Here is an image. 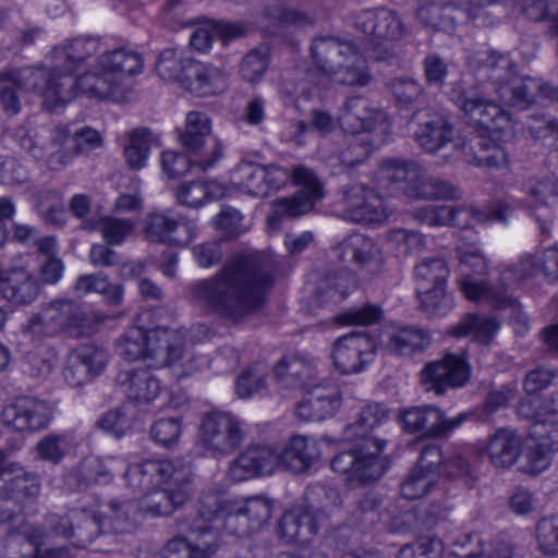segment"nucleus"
I'll return each mask as SVG.
<instances>
[{
    "label": "nucleus",
    "mask_w": 558,
    "mask_h": 558,
    "mask_svg": "<svg viewBox=\"0 0 558 558\" xmlns=\"http://www.w3.org/2000/svg\"><path fill=\"white\" fill-rule=\"evenodd\" d=\"M259 262L257 252L236 255L216 276L192 283L191 300L205 311L241 320L262 306L272 284Z\"/></svg>",
    "instance_id": "obj_1"
},
{
    "label": "nucleus",
    "mask_w": 558,
    "mask_h": 558,
    "mask_svg": "<svg viewBox=\"0 0 558 558\" xmlns=\"http://www.w3.org/2000/svg\"><path fill=\"white\" fill-rule=\"evenodd\" d=\"M290 181L299 186V191L292 197L274 202L272 213L267 220L269 229L276 230L281 218L304 215L323 198L322 185L312 170L298 166L290 172L277 165L241 161L230 173L227 192L231 193L229 197L236 195L267 197L284 189Z\"/></svg>",
    "instance_id": "obj_2"
},
{
    "label": "nucleus",
    "mask_w": 558,
    "mask_h": 558,
    "mask_svg": "<svg viewBox=\"0 0 558 558\" xmlns=\"http://www.w3.org/2000/svg\"><path fill=\"white\" fill-rule=\"evenodd\" d=\"M388 416L385 405L371 403L364 407L359 420L343 432V439L352 442L350 450L342 451L330 461L333 472L345 477L349 486L363 485L379 480L388 468L384 454L386 441L372 436L371 432Z\"/></svg>",
    "instance_id": "obj_3"
},
{
    "label": "nucleus",
    "mask_w": 558,
    "mask_h": 558,
    "mask_svg": "<svg viewBox=\"0 0 558 558\" xmlns=\"http://www.w3.org/2000/svg\"><path fill=\"white\" fill-rule=\"evenodd\" d=\"M126 484L143 493L137 499L141 511L153 517L173 513L190 498V470L170 460H147L129 465Z\"/></svg>",
    "instance_id": "obj_4"
},
{
    "label": "nucleus",
    "mask_w": 558,
    "mask_h": 558,
    "mask_svg": "<svg viewBox=\"0 0 558 558\" xmlns=\"http://www.w3.org/2000/svg\"><path fill=\"white\" fill-rule=\"evenodd\" d=\"M451 99L470 121L487 132L478 143L481 150L475 156L476 162L492 168L506 167L508 154L504 144L515 135L514 122L509 113L478 95L474 88L465 90L458 85L451 92Z\"/></svg>",
    "instance_id": "obj_5"
},
{
    "label": "nucleus",
    "mask_w": 558,
    "mask_h": 558,
    "mask_svg": "<svg viewBox=\"0 0 558 558\" xmlns=\"http://www.w3.org/2000/svg\"><path fill=\"white\" fill-rule=\"evenodd\" d=\"M186 336L180 330L132 327L119 342L120 354L129 360H144L150 367H171L175 377L192 375L199 367L186 351Z\"/></svg>",
    "instance_id": "obj_6"
},
{
    "label": "nucleus",
    "mask_w": 558,
    "mask_h": 558,
    "mask_svg": "<svg viewBox=\"0 0 558 558\" xmlns=\"http://www.w3.org/2000/svg\"><path fill=\"white\" fill-rule=\"evenodd\" d=\"M17 145L34 159L44 161L51 170H61L70 165L81 153H88L102 145L100 133L84 126L73 133L74 149L65 148L69 138L66 126L21 125L13 132Z\"/></svg>",
    "instance_id": "obj_7"
},
{
    "label": "nucleus",
    "mask_w": 558,
    "mask_h": 558,
    "mask_svg": "<svg viewBox=\"0 0 558 558\" xmlns=\"http://www.w3.org/2000/svg\"><path fill=\"white\" fill-rule=\"evenodd\" d=\"M101 41L97 37L81 36L57 45L39 66L47 77L44 90V106L50 110L73 100L76 96V81L72 74L93 54L99 52Z\"/></svg>",
    "instance_id": "obj_8"
},
{
    "label": "nucleus",
    "mask_w": 558,
    "mask_h": 558,
    "mask_svg": "<svg viewBox=\"0 0 558 558\" xmlns=\"http://www.w3.org/2000/svg\"><path fill=\"white\" fill-rule=\"evenodd\" d=\"M483 61L478 76L490 80L492 87L505 104L523 110L550 97L551 89L542 80L514 73L508 56L490 51Z\"/></svg>",
    "instance_id": "obj_9"
},
{
    "label": "nucleus",
    "mask_w": 558,
    "mask_h": 558,
    "mask_svg": "<svg viewBox=\"0 0 558 558\" xmlns=\"http://www.w3.org/2000/svg\"><path fill=\"white\" fill-rule=\"evenodd\" d=\"M143 59L132 50L119 49L97 58L76 81L78 93L88 98L116 99L126 77L142 73Z\"/></svg>",
    "instance_id": "obj_10"
},
{
    "label": "nucleus",
    "mask_w": 558,
    "mask_h": 558,
    "mask_svg": "<svg viewBox=\"0 0 558 558\" xmlns=\"http://www.w3.org/2000/svg\"><path fill=\"white\" fill-rule=\"evenodd\" d=\"M312 57L320 72L332 83L364 87L372 81L366 59L351 43L335 37L315 39Z\"/></svg>",
    "instance_id": "obj_11"
},
{
    "label": "nucleus",
    "mask_w": 558,
    "mask_h": 558,
    "mask_svg": "<svg viewBox=\"0 0 558 558\" xmlns=\"http://www.w3.org/2000/svg\"><path fill=\"white\" fill-rule=\"evenodd\" d=\"M541 405L537 399L523 402L518 413L525 418L533 420L530 435L524 439L522 453L527 472L538 474L548 469L551 463V452L558 449V409L543 413L536 411Z\"/></svg>",
    "instance_id": "obj_12"
},
{
    "label": "nucleus",
    "mask_w": 558,
    "mask_h": 558,
    "mask_svg": "<svg viewBox=\"0 0 558 558\" xmlns=\"http://www.w3.org/2000/svg\"><path fill=\"white\" fill-rule=\"evenodd\" d=\"M272 508V500L263 495L229 500L221 492L208 490L198 501L199 520L209 522L227 517L229 521H232L235 517H244L250 522L251 530L266 524Z\"/></svg>",
    "instance_id": "obj_13"
},
{
    "label": "nucleus",
    "mask_w": 558,
    "mask_h": 558,
    "mask_svg": "<svg viewBox=\"0 0 558 558\" xmlns=\"http://www.w3.org/2000/svg\"><path fill=\"white\" fill-rule=\"evenodd\" d=\"M337 121L347 134H369L374 146L383 144L390 134L387 113L361 96L350 97L344 101Z\"/></svg>",
    "instance_id": "obj_14"
},
{
    "label": "nucleus",
    "mask_w": 558,
    "mask_h": 558,
    "mask_svg": "<svg viewBox=\"0 0 558 558\" xmlns=\"http://www.w3.org/2000/svg\"><path fill=\"white\" fill-rule=\"evenodd\" d=\"M449 269L440 258H425L415 267L416 292L429 316H442L451 307L446 295Z\"/></svg>",
    "instance_id": "obj_15"
},
{
    "label": "nucleus",
    "mask_w": 558,
    "mask_h": 558,
    "mask_svg": "<svg viewBox=\"0 0 558 558\" xmlns=\"http://www.w3.org/2000/svg\"><path fill=\"white\" fill-rule=\"evenodd\" d=\"M211 121L206 113L191 111L186 114L185 126L179 134L182 146L196 154L197 167L204 171L213 168L223 156V146L217 138H210Z\"/></svg>",
    "instance_id": "obj_16"
},
{
    "label": "nucleus",
    "mask_w": 558,
    "mask_h": 558,
    "mask_svg": "<svg viewBox=\"0 0 558 558\" xmlns=\"http://www.w3.org/2000/svg\"><path fill=\"white\" fill-rule=\"evenodd\" d=\"M487 270V262L476 248H468L460 252L459 287L469 301L496 302L504 305L507 299L504 291L493 289L483 278Z\"/></svg>",
    "instance_id": "obj_17"
},
{
    "label": "nucleus",
    "mask_w": 558,
    "mask_h": 558,
    "mask_svg": "<svg viewBox=\"0 0 558 558\" xmlns=\"http://www.w3.org/2000/svg\"><path fill=\"white\" fill-rule=\"evenodd\" d=\"M131 507L132 505L130 504L120 505L111 502L109 505L111 517L106 521L97 518L96 515H92L85 510H74L70 513V518L68 520L75 521L76 531H74V527L68 529L65 523H62L54 527V533L65 537L75 536L77 537L81 546H86L100 531H113L119 533L126 532L129 530V524L126 522L125 511L123 508H126V511L129 512Z\"/></svg>",
    "instance_id": "obj_18"
},
{
    "label": "nucleus",
    "mask_w": 558,
    "mask_h": 558,
    "mask_svg": "<svg viewBox=\"0 0 558 558\" xmlns=\"http://www.w3.org/2000/svg\"><path fill=\"white\" fill-rule=\"evenodd\" d=\"M74 305L71 302H54L32 316L24 332L33 338L51 336L63 328H77L78 335H90L95 328L82 314L70 315Z\"/></svg>",
    "instance_id": "obj_19"
},
{
    "label": "nucleus",
    "mask_w": 558,
    "mask_h": 558,
    "mask_svg": "<svg viewBox=\"0 0 558 558\" xmlns=\"http://www.w3.org/2000/svg\"><path fill=\"white\" fill-rule=\"evenodd\" d=\"M339 205L340 216L356 223L381 225L391 214L383 197L363 184L345 187Z\"/></svg>",
    "instance_id": "obj_20"
},
{
    "label": "nucleus",
    "mask_w": 558,
    "mask_h": 558,
    "mask_svg": "<svg viewBox=\"0 0 558 558\" xmlns=\"http://www.w3.org/2000/svg\"><path fill=\"white\" fill-rule=\"evenodd\" d=\"M375 354V341L369 336L351 332L335 341L331 360L335 368L341 374H356L373 362Z\"/></svg>",
    "instance_id": "obj_21"
},
{
    "label": "nucleus",
    "mask_w": 558,
    "mask_h": 558,
    "mask_svg": "<svg viewBox=\"0 0 558 558\" xmlns=\"http://www.w3.org/2000/svg\"><path fill=\"white\" fill-rule=\"evenodd\" d=\"M201 439L211 453L228 454L241 444L243 432L233 415L215 410L203 418Z\"/></svg>",
    "instance_id": "obj_22"
},
{
    "label": "nucleus",
    "mask_w": 558,
    "mask_h": 558,
    "mask_svg": "<svg viewBox=\"0 0 558 558\" xmlns=\"http://www.w3.org/2000/svg\"><path fill=\"white\" fill-rule=\"evenodd\" d=\"M46 88L47 77L39 66L0 74V108L15 116L21 111V93L34 92L44 98Z\"/></svg>",
    "instance_id": "obj_23"
},
{
    "label": "nucleus",
    "mask_w": 558,
    "mask_h": 558,
    "mask_svg": "<svg viewBox=\"0 0 558 558\" xmlns=\"http://www.w3.org/2000/svg\"><path fill=\"white\" fill-rule=\"evenodd\" d=\"M280 535L288 543H299L291 551L282 553L278 558H327L314 551L307 543L316 534L317 526L303 506L288 510L280 521Z\"/></svg>",
    "instance_id": "obj_24"
},
{
    "label": "nucleus",
    "mask_w": 558,
    "mask_h": 558,
    "mask_svg": "<svg viewBox=\"0 0 558 558\" xmlns=\"http://www.w3.org/2000/svg\"><path fill=\"white\" fill-rule=\"evenodd\" d=\"M441 450L428 446L401 484V495L409 500L424 498L438 488Z\"/></svg>",
    "instance_id": "obj_25"
},
{
    "label": "nucleus",
    "mask_w": 558,
    "mask_h": 558,
    "mask_svg": "<svg viewBox=\"0 0 558 558\" xmlns=\"http://www.w3.org/2000/svg\"><path fill=\"white\" fill-rule=\"evenodd\" d=\"M466 414L447 418L435 407H417L405 410L401 415L402 426L409 433H420L423 437H439L459 427Z\"/></svg>",
    "instance_id": "obj_26"
},
{
    "label": "nucleus",
    "mask_w": 558,
    "mask_h": 558,
    "mask_svg": "<svg viewBox=\"0 0 558 558\" xmlns=\"http://www.w3.org/2000/svg\"><path fill=\"white\" fill-rule=\"evenodd\" d=\"M39 286L26 263L14 259L8 267H0V298L15 305L32 303L38 295Z\"/></svg>",
    "instance_id": "obj_27"
},
{
    "label": "nucleus",
    "mask_w": 558,
    "mask_h": 558,
    "mask_svg": "<svg viewBox=\"0 0 558 558\" xmlns=\"http://www.w3.org/2000/svg\"><path fill=\"white\" fill-rule=\"evenodd\" d=\"M421 376L426 390L442 393L448 388L463 386L470 377V366L463 355L447 354L441 361L428 364Z\"/></svg>",
    "instance_id": "obj_28"
},
{
    "label": "nucleus",
    "mask_w": 558,
    "mask_h": 558,
    "mask_svg": "<svg viewBox=\"0 0 558 558\" xmlns=\"http://www.w3.org/2000/svg\"><path fill=\"white\" fill-rule=\"evenodd\" d=\"M279 468V453L271 447L252 446L230 464L228 475L233 482H243L256 476L271 475Z\"/></svg>",
    "instance_id": "obj_29"
},
{
    "label": "nucleus",
    "mask_w": 558,
    "mask_h": 558,
    "mask_svg": "<svg viewBox=\"0 0 558 558\" xmlns=\"http://www.w3.org/2000/svg\"><path fill=\"white\" fill-rule=\"evenodd\" d=\"M51 414V408L47 402L24 397L3 409L2 421L13 429L35 432L48 426Z\"/></svg>",
    "instance_id": "obj_30"
},
{
    "label": "nucleus",
    "mask_w": 558,
    "mask_h": 558,
    "mask_svg": "<svg viewBox=\"0 0 558 558\" xmlns=\"http://www.w3.org/2000/svg\"><path fill=\"white\" fill-rule=\"evenodd\" d=\"M340 389L333 384H319L311 388L296 407V415L304 421L332 417L341 405Z\"/></svg>",
    "instance_id": "obj_31"
},
{
    "label": "nucleus",
    "mask_w": 558,
    "mask_h": 558,
    "mask_svg": "<svg viewBox=\"0 0 558 558\" xmlns=\"http://www.w3.org/2000/svg\"><path fill=\"white\" fill-rule=\"evenodd\" d=\"M316 373L314 363L299 355H286L272 368L276 389L282 395L305 388Z\"/></svg>",
    "instance_id": "obj_32"
},
{
    "label": "nucleus",
    "mask_w": 558,
    "mask_h": 558,
    "mask_svg": "<svg viewBox=\"0 0 558 558\" xmlns=\"http://www.w3.org/2000/svg\"><path fill=\"white\" fill-rule=\"evenodd\" d=\"M192 533L197 535L195 539H170L165 546L162 558H209L217 551V535L211 527L196 522Z\"/></svg>",
    "instance_id": "obj_33"
},
{
    "label": "nucleus",
    "mask_w": 558,
    "mask_h": 558,
    "mask_svg": "<svg viewBox=\"0 0 558 558\" xmlns=\"http://www.w3.org/2000/svg\"><path fill=\"white\" fill-rule=\"evenodd\" d=\"M117 383L123 393L138 404L154 402L161 393L159 379L145 368H125L119 372Z\"/></svg>",
    "instance_id": "obj_34"
},
{
    "label": "nucleus",
    "mask_w": 558,
    "mask_h": 558,
    "mask_svg": "<svg viewBox=\"0 0 558 558\" xmlns=\"http://www.w3.org/2000/svg\"><path fill=\"white\" fill-rule=\"evenodd\" d=\"M505 211L506 208H504L502 206H500L497 209H493L489 214H486L481 211L473 213L469 209L457 210L452 206L428 205L417 208L414 211V218L420 222L432 227H442L450 225L460 226V215L469 216L473 214L474 219L478 222L505 221L507 219V215Z\"/></svg>",
    "instance_id": "obj_35"
},
{
    "label": "nucleus",
    "mask_w": 558,
    "mask_h": 558,
    "mask_svg": "<svg viewBox=\"0 0 558 558\" xmlns=\"http://www.w3.org/2000/svg\"><path fill=\"white\" fill-rule=\"evenodd\" d=\"M354 25L362 33L380 39H398L405 33L398 14L388 9L365 10L355 17Z\"/></svg>",
    "instance_id": "obj_36"
},
{
    "label": "nucleus",
    "mask_w": 558,
    "mask_h": 558,
    "mask_svg": "<svg viewBox=\"0 0 558 558\" xmlns=\"http://www.w3.org/2000/svg\"><path fill=\"white\" fill-rule=\"evenodd\" d=\"M320 456L318 441L303 435L292 436L279 453L281 466L294 473L308 470L318 462Z\"/></svg>",
    "instance_id": "obj_37"
},
{
    "label": "nucleus",
    "mask_w": 558,
    "mask_h": 558,
    "mask_svg": "<svg viewBox=\"0 0 558 558\" xmlns=\"http://www.w3.org/2000/svg\"><path fill=\"white\" fill-rule=\"evenodd\" d=\"M524 440L510 429H500L489 437L481 447L490 463L496 468H510L517 463L522 453Z\"/></svg>",
    "instance_id": "obj_38"
},
{
    "label": "nucleus",
    "mask_w": 558,
    "mask_h": 558,
    "mask_svg": "<svg viewBox=\"0 0 558 558\" xmlns=\"http://www.w3.org/2000/svg\"><path fill=\"white\" fill-rule=\"evenodd\" d=\"M341 258L359 267L378 269L383 262L380 248L363 233H351L339 244Z\"/></svg>",
    "instance_id": "obj_39"
},
{
    "label": "nucleus",
    "mask_w": 558,
    "mask_h": 558,
    "mask_svg": "<svg viewBox=\"0 0 558 558\" xmlns=\"http://www.w3.org/2000/svg\"><path fill=\"white\" fill-rule=\"evenodd\" d=\"M421 179V168L409 161L389 159L381 162L376 180L383 189L401 192L407 196V187Z\"/></svg>",
    "instance_id": "obj_40"
},
{
    "label": "nucleus",
    "mask_w": 558,
    "mask_h": 558,
    "mask_svg": "<svg viewBox=\"0 0 558 558\" xmlns=\"http://www.w3.org/2000/svg\"><path fill=\"white\" fill-rule=\"evenodd\" d=\"M541 272L549 280L558 277V246L544 252L542 257L534 262L532 256H523L519 269H507L501 274V280L511 286Z\"/></svg>",
    "instance_id": "obj_41"
},
{
    "label": "nucleus",
    "mask_w": 558,
    "mask_h": 558,
    "mask_svg": "<svg viewBox=\"0 0 558 558\" xmlns=\"http://www.w3.org/2000/svg\"><path fill=\"white\" fill-rule=\"evenodd\" d=\"M182 86L196 96H213L225 90L227 78L219 68L202 63L190 64Z\"/></svg>",
    "instance_id": "obj_42"
},
{
    "label": "nucleus",
    "mask_w": 558,
    "mask_h": 558,
    "mask_svg": "<svg viewBox=\"0 0 558 558\" xmlns=\"http://www.w3.org/2000/svg\"><path fill=\"white\" fill-rule=\"evenodd\" d=\"M227 186L216 181L183 182L178 186L177 198L179 203L187 207L197 208L209 202L229 197Z\"/></svg>",
    "instance_id": "obj_43"
},
{
    "label": "nucleus",
    "mask_w": 558,
    "mask_h": 558,
    "mask_svg": "<svg viewBox=\"0 0 558 558\" xmlns=\"http://www.w3.org/2000/svg\"><path fill=\"white\" fill-rule=\"evenodd\" d=\"M415 134L416 141L424 150L435 153L451 141L452 129L445 118L435 116L421 122L420 130Z\"/></svg>",
    "instance_id": "obj_44"
},
{
    "label": "nucleus",
    "mask_w": 558,
    "mask_h": 558,
    "mask_svg": "<svg viewBox=\"0 0 558 558\" xmlns=\"http://www.w3.org/2000/svg\"><path fill=\"white\" fill-rule=\"evenodd\" d=\"M128 141L124 148L126 163L136 170L145 168L148 163L150 148L157 144L158 137L149 130L140 128L129 133Z\"/></svg>",
    "instance_id": "obj_45"
},
{
    "label": "nucleus",
    "mask_w": 558,
    "mask_h": 558,
    "mask_svg": "<svg viewBox=\"0 0 558 558\" xmlns=\"http://www.w3.org/2000/svg\"><path fill=\"white\" fill-rule=\"evenodd\" d=\"M430 342L428 333L415 327H392L388 330V348L398 354H412Z\"/></svg>",
    "instance_id": "obj_46"
},
{
    "label": "nucleus",
    "mask_w": 558,
    "mask_h": 558,
    "mask_svg": "<svg viewBox=\"0 0 558 558\" xmlns=\"http://www.w3.org/2000/svg\"><path fill=\"white\" fill-rule=\"evenodd\" d=\"M499 329V324L495 318L469 315L464 317L451 330L454 337L471 336L475 341L482 344L488 343Z\"/></svg>",
    "instance_id": "obj_47"
},
{
    "label": "nucleus",
    "mask_w": 558,
    "mask_h": 558,
    "mask_svg": "<svg viewBox=\"0 0 558 558\" xmlns=\"http://www.w3.org/2000/svg\"><path fill=\"white\" fill-rule=\"evenodd\" d=\"M459 195L456 186L439 179L424 177L422 171L421 179L407 187V196L413 199H453Z\"/></svg>",
    "instance_id": "obj_48"
},
{
    "label": "nucleus",
    "mask_w": 558,
    "mask_h": 558,
    "mask_svg": "<svg viewBox=\"0 0 558 558\" xmlns=\"http://www.w3.org/2000/svg\"><path fill=\"white\" fill-rule=\"evenodd\" d=\"M306 507L305 510L313 518L318 514H330L341 505L339 493L326 485L310 486L304 495Z\"/></svg>",
    "instance_id": "obj_49"
},
{
    "label": "nucleus",
    "mask_w": 558,
    "mask_h": 558,
    "mask_svg": "<svg viewBox=\"0 0 558 558\" xmlns=\"http://www.w3.org/2000/svg\"><path fill=\"white\" fill-rule=\"evenodd\" d=\"M7 460V456L3 451H0V474L12 473L14 477L8 480V488L10 489V496L19 498L21 496L32 497L39 493V483L36 476L28 474L17 463H9L5 469H2L3 463Z\"/></svg>",
    "instance_id": "obj_50"
},
{
    "label": "nucleus",
    "mask_w": 558,
    "mask_h": 558,
    "mask_svg": "<svg viewBox=\"0 0 558 558\" xmlns=\"http://www.w3.org/2000/svg\"><path fill=\"white\" fill-rule=\"evenodd\" d=\"M74 292L78 298L92 292L99 293L112 304H119L123 299V288L120 284L110 283L106 277L99 275L81 276L74 286Z\"/></svg>",
    "instance_id": "obj_51"
},
{
    "label": "nucleus",
    "mask_w": 558,
    "mask_h": 558,
    "mask_svg": "<svg viewBox=\"0 0 558 558\" xmlns=\"http://www.w3.org/2000/svg\"><path fill=\"white\" fill-rule=\"evenodd\" d=\"M41 545H44V542L39 541V536L35 534L27 535L26 538L11 535L7 541V558H63V554L60 551L41 555Z\"/></svg>",
    "instance_id": "obj_52"
},
{
    "label": "nucleus",
    "mask_w": 558,
    "mask_h": 558,
    "mask_svg": "<svg viewBox=\"0 0 558 558\" xmlns=\"http://www.w3.org/2000/svg\"><path fill=\"white\" fill-rule=\"evenodd\" d=\"M267 367L256 364L244 371L235 380V390L241 398H251L268 389Z\"/></svg>",
    "instance_id": "obj_53"
},
{
    "label": "nucleus",
    "mask_w": 558,
    "mask_h": 558,
    "mask_svg": "<svg viewBox=\"0 0 558 558\" xmlns=\"http://www.w3.org/2000/svg\"><path fill=\"white\" fill-rule=\"evenodd\" d=\"M553 378H554V373L549 369L537 368V369L531 371L526 375L525 380H524V389H525V392L529 395V397L526 399H524L519 404V407L523 402L530 401L531 399H537L539 401L541 405L535 407L536 411H541L544 413L546 411V407H548L550 412H553V409H558V402L556 404L551 403L553 400L558 395V392L555 393L550 400H546V401H543L537 396H535V393L537 391L546 388L551 383Z\"/></svg>",
    "instance_id": "obj_54"
},
{
    "label": "nucleus",
    "mask_w": 558,
    "mask_h": 558,
    "mask_svg": "<svg viewBox=\"0 0 558 558\" xmlns=\"http://www.w3.org/2000/svg\"><path fill=\"white\" fill-rule=\"evenodd\" d=\"M184 70L187 71V66L183 63L181 52L174 49H165L157 58L156 71L163 81L179 82L182 85V81H186L182 75Z\"/></svg>",
    "instance_id": "obj_55"
},
{
    "label": "nucleus",
    "mask_w": 558,
    "mask_h": 558,
    "mask_svg": "<svg viewBox=\"0 0 558 558\" xmlns=\"http://www.w3.org/2000/svg\"><path fill=\"white\" fill-rule=\"evenodd\" d=\"M133 227V222L129 219L104 217L94 229L98 230L109 244L120 245L131 234Z\"/></svg>",
    "instance_id": "obj_56"
},
{
    "label": "nucleus",
    "mask_w": 558,
    "mask_h": 558,
    "mask_svg": "<svg viewBox=\"0 0 558 558\" xmlns=\"http://www.w3.org/2000/svg\"><path fill=\"white\" fill-rule=\"evenodd\" d=\"M387 240L395 250L402 255L418 253L426 244L422 233L405 229H397L388 232Z\"/></svg>",
    "instance_id": "obj_57"
},
{
    "label": "nucleus",
    "mask_w": 558,
    "mask_h": 558,
    "mask_svg": "<svg viewBox=\"0 0 558 558\" xmlns=\"http://www.w3.org/2000/svg\"><path fill=\"white\" fill-rule=\"evenodd\" d=\"M451 7L440 5L435 2L425 3L416 11L417 20L425 26L447 28L449 27L457 16H451L449 13Z\"/></svg>",
    "instance_id": "obj_58"
},
{
    "label": "nucleus",
    "mask_w": 558,
    "mask_h": 558,
    "mask_svg": "<svg viewBox=\"0 0 558 558\" xmlns=\"http://www.w3.org/2000/svg\"><path fill=\"white\" fill-rule=\"evenodd\" d=\"M445 551L444 543L437 537H425L418 542L402 547L398 558H441Z\"/></svg>",
    "instance_id": "obj_59"
},
{
    "label": "nucleus",
    "mask_w": 558,
    "mask_h": 558,
    "mask_svg": "<svg viewBox=\"0 0 558 558\" xmlns=\"http://www.w3.org/2000/svg\"><path fill=\"white\" fill-rule=\"evenodd\" d=\"M150 433L157 444L172 447L178 444L182 433L181 420L178 417L160 418L151 426Z\"/></svg>",
    "instance_id": "obj_60"
},
{
    "label": "nucleus",
    "mask_w": 558,
    "mask_h": 558,
    "mask_svg": "<svg viewBox=\"0 0 558 558\" xmlns=\"http://www.w3.org/2000/svg\"><path fill=\"white\" fill-rule=\"evenodd\" d=\"M536 538L539 549L545 555H558V517L542 519Z\"/></svg>",
    "instance_id": "obj_61"
},
{
    "label": "nucleus",
    "mask_w": 558,
    "mask_h": 558,
    "mask_svg": "<svg viewBox=\"0 0 558 558\" xmlns=\"http://www.w3.org/2000/svg\"><path fill=\"white\" fill-rule=\"evenodd\" d=\"M71 442L69 435H50L38 442L37 451L40 458L57 463L69 451Z\"/></svg>",
    "instance_id": "obj_62"
},
{
    "label": "nucleus",
    "mask_w": 558,
    "mask_h": 558,
    "mask_svg": "<svg viewBox=\"0 0 558 558\" xmlns=\"http://www.w3.org/2000/svg\"><path fill=\"white\" fill-rule=\"evenodd\" d=\"M173 218L163 213H153L147 216L145 235L151 242L168 243Z\"/></svg>",
    "instance_id": "obj_63"
},
{
    "label": "nucleus",
    "mask_w": 558,
    "mask_h": 558,
    "mask_svg": "<svg viewBox=\"0 0 558 558\" xmlns=\"http://www.w3.org/2000/svg\"><path fill=\"white\" fill-rule=\"evenodd\" d=\"M215 223L217 229L231 236L240 235L248 230L244 222V216L233 207L222 208L216 216Z\"/></svg>",
    "instance_id": "obj_64"
}]
</instances>
